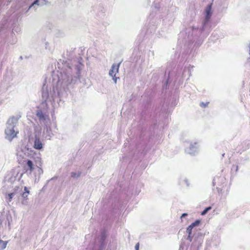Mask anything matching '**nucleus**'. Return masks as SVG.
Listing matches in <instances>:
<instances>
[{
    "label": "nucleus",
    "mask_w": 250,
    "mask_h": 250,
    "mask_svg": "<svg viewBox=\"0 0 250 250\" xmlns=\"http://www.w3.org/2000/svg\"><path fill=\"white\" fill-rule=\"evenodd\" d=\"M72 49V48L71 49ZM76 48L68 52V61L60 59L57 62V67L60 71L52 72V83L49 85L44 83L42 87V106L46 107H38L36 110V116L42 125L51 124L49 115L47 102H50L55 108V102L59 104V100L70 89L77 84L78 77V60L75 51Z\"/></svg>",
    "instance_id": "nucleus-1"
},
{
    "label": "nucleus",
    "mask_w": 250,
    "mask_h": 250,
    "mask_svg": "<svg viewBox=\"0 0 250 250\" xmlns=\"http://www.w3.org/2000/svg\"><path fill=\"white\" fill-rule=\"evenodd\" d=\"M20 117L12 116L9 118L6 124V128L5 129V138L11 142L12 140L17 137L19 131L15 129L18 120Z\"/></svg>",
    "instance_id": "nucleus-2"
},
{
    "label": "nucleus",
    "mask_w": 250,
    "mask_h": 250,
    "mask_svg": "<svg viewBox=\"0 0 250 250\" xmlns=\"http://www.w3.org/2000/svg\"><path fill=\"white\" fill-rule=\"evenodd\" d=\"M26 165L27 168L26 167H24V169L26 170V172L31 174L32 172L34 171V176L35 178V181L37 180V174H38L36 165H35L34 162L29 159H27L26 161Z\"/></svg>",
    "instance_id": "nucleus-3"
},
{
    "label": "nucleus",
    "mask_w": 250,
    "mask_h": 250,
    "mask_svg": "<svg viewBox=\"0 0 250 250\" xmlns=\"http://www.w3.org/2000/svg\"><path fill=\"white\" fill-rule=\"evenodd\" d=\"M34 164L36 165L38 175H39L38 180H39L41 175L42 174L43 172L42 169L41 168L42 165V160L40 156H37L34 158Z\"/></svg>",
    "instance_id": "nucleus-4"
},
{
    "label": "nucleus",
    "mask_w": 250,
    "mask_h": 250,
    "mask_svg": "<svg viewBox=\"0 0 250 250\" xmlns=\"http://www.w3.org/2000/svg\"><path fill=\"white\" fill-rule=\"evenodd\" d=\"M120 64V63L118 64H113L112 66L111 69L109 71V75L112 77L115 83L117 82V79L116 77V74L118 72Z\"/></svg>",
    "instance_id": "nucleus-5"
},
{
    "label": "nucleus",
    "mask_w": 250,
    "mask_h": 250,
    "mask_svg": "<svg viewBox=\"0 0 250 250\" xmlns=\"http://www.w3.org/2000/svg\"><path fill=\"white\" fill-rule=\"evenodd\" d=\"M51 124L46 125H44V130L43 134L45 139L50 140L53 136L51 129Z\"/></svg>",
    "instance_id": "nucleus-6"
},
{
    "label": "nucleus",
    "mask_w": 250,
    "mask_h": 250,
    "mask_svg": "<svg viewBox=\"0 0 250 250\" xmlns=\"http://www.w3.org/2000/svg\"><path fill=\"white\" fill-rule=\"evenodd\" d=\"M33 146L34 148L38 150H41L43 147V144L39 137L37 135L35 137Z\"/></svg>",
    "instance_id": "nucleus-7"
},
{
    "label": "nucleus",
    "mask_w": 250,
    "mask_h": 250,
    "mask_svg": "<svg viewBox=\"0 0 250 250\" xmlns=\"http://www.w3.org/2000/svg\"><path fill=\"white\" fill-rule=\"evenodd\" d=\"M46 0H35L32 4L29 7L27 11L34 8L36 9V6H42L45 4Z\"/></svg>",
    "instance_id": "nucleus-8"
},
{
    "label": "nucleus",
    "mask_w": 250,
    "mask_h": 250,
    "mask_svg": "<svg viewBox=\"0 0 250 250\" xmlns=\"http://www.w3.org/2000/svg\"><path fill=\"white\" fill-rule=\"evenodd\" d=\"M211 4H210L208 6V7H207V8L206 9V12L207 14L206 19L207 20L209 19L211 15Z\"/></svg>",
    "instance_id": "nucleus-9"
},
{
    "label": "nucleus",
    "mask_w": 250,
    "mask_h": 250,
    "mask_svg": "<svg viewBox=\"0 0 250 250\" xmlns=\"http://www.w3.org/2000/svg\"><path fill=\"white\" fill-rule=\"evenodd\" d=\"M15 194V192H12V193H9L6 195L5 198L8 200V202L11 201V200H12Z\"/></svg>",
    "instance_id": "nucleus-10"
},
{
    "label": "nucleus",
    "mask_w": 250,
    "mask_h": 250,
    "mask_svg": "<svg viewBox=\"0 0 250 250\" xmlns=\"http://www.w3.org/2000/svg\"><path fill=\"white\" fill-rule=\"evenodd\" d=\"M200 221L199 220H196L194 222L192 223L190 225V226H191L192 227L194 228V227H196V226H198V225L200 224Z\"/></svg>",
    "instance_id": "nucleus-11"
},
{
    "label": "nucleus",
    "mask_w": 250,
    "mask_h": 250,
    "mask_svg": "<svg viewBox=\"0 0 250 250\" xmlns=\"http://www.w3.org/2000/svg\"><path fill=\"white\" fill-rule=\"evenodd\" d=\"M193 228L189 225L187 229V232L189 236L191 234L192 229Z\"/></svg>",
    "instance_id": "nucleus-12"
},
{
    "label": "nucleus",
    "mask_w": 250,
    "mask_h": 250,
    "mask_svg": "<svg viewBox=\"0 0 250 250\" xmlns=\"http://www.w3.org/2000/svg\"><path fill=\"white\" fill-rule=\"evenodd\" d=\"M211 209V207H208V208H206L202 212H201V215H204L205 214H206L207 212L210 210Z\"/></svg>",
    "instance_id": "nucleus-13"
},
{
    "label": "nucleus",
    "mask_w": 250,
    "mask_h": 250,
    "mask_svg": "<svg viewBox=\"0 0 250 250\" xmlns=\"http://www.w3.org/2000/svg\"><path fill=\"white\" fill-rule=\"evenodd\" d=\"M29 193V191L24 192L21 194V196L23 199H27V197Z\"/></svg>",
    "instance_id": "nucleus-14"
},
{
    "label": "nucleus",
    "mask_w": 250,
    "mask_h": 250,
    "mask_svg": "<svg viewBox=\"0 0 250 250\" xmlns=\"http://www.w3.org/2000/svg\"><path fill=\"white\" fill-rule=\"evenodd\" d=\"M71 177L75 178L78 177V174L75 172H72L71 173Z\"/></svg>",
    "instance_id": "nucleus-15"
},
{
    "label": "nucleus",
    "mask_w": 250,
    "mask_h": 250,
    "mask_svg": "<svg viewBox=\"0 0 250 250\" xmlns=\"http://www.w3.org/2000/svg\"><path fill=\"white\" fill-rule=\"evenodd\" d=\"M135 248V250H139V243H138L136 244Z\"/></svg>",
    "instance_id": "nucleus-16"
},
{
    "label": "nucleus",
    "mask_w": 250,
    "mask_h": 250,
    "mask_svg": "<svg viewBox=\"0 0 250 250\" xmlns=\"http://www.w3.org/2000/svg\"><path fill=\"white\" fill-rule=\"evenodd\" d=\"M207 104L208 103L204 104V103H201L200 104V106L202 107H206Z\"/></svg>",
    "instance_id": "nucleus-17"
},
{
    "label": "nucleus",
    "mask_w": 250,
    "mask_h": 250,
    "mask_svg": "<svg viewBox=\"0 0 250 250\" xmlns=\"http://www.w3.org/2000/svg\"><path fill=\"white\" fill-rule=\"evenodd\" d=\"M24 192H26V191H29L28 190V188L26 187H24Z\"/></svg>",
    "instance_id": "nucleus-18"
},
{
    "label": "nucleus",
    "mask_w": 250,
    "mask_h": 250,
    "mask_svg": "<svg viewBox=\"0 0 250 250\" xmlns=\"http://www.w3.org/2000/svg\"><path fill=\"white\" fill-rule=\"evenodd\" d=\"M187 215H188V214H187V213H183V214L182 215V216H181V218L184 217H185V216H187Z\"/></svg>",
    "instance_id": "nucleus-19"
},
{
    "label": "nucleus",
    "mask_w": 250,
    "mask_h": 250,
    "mask_svg": "<svg viewBox=\"0 0 250 250\" xmlns=\"http://www.w3.org/2000/svg\"><path fill=\"white\" fill-rule=\"evenodd\" d=\"M20 59H22V56H21V57H20Z\"/></svg>",
    "instance_id": "nucleus-20"
}]
</instances>
